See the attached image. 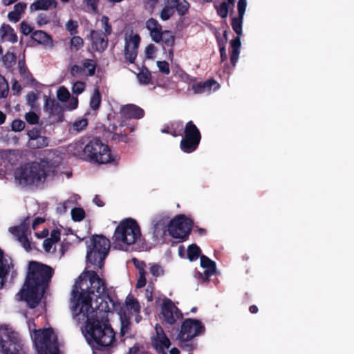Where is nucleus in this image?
Wrapping results in <instances>:
<instances>
[{
	"instance_id": "obj_61",
	"label": "nucleus",
	"mask_w": 354,
	"mask_h": 354,
	"mask_svg": "<svg viewBox=\"0 0 354 354\" xmlns=\"http://www.w3.org/2000/svg\"><path fill=\"white\" fill-rule=\"evenodd\" d=\"M93 201V203L98 207H102L104 205V203L100 196H95Z\"/></svg>"
},
{
	"instance_id": "obj_23",
	"label": "nucleus",
	"mask_w": 354,
	"mask_h": 354,
	"mask_svg": "<svg viewBox=\"0 0 354 354\" xmlns=\"http://www.w3.org/2000/svg\"><path fill=\"white\" fill-rule=\"evenodd\" d=\"M70 93L68 90L64 87L61 86L57 91V99L61 102H66L69 100V104L68 109L69 110H73L77 108L78 104V100L77 97H70Z\"/></svg>"
},
{
	"instance_id": "obj_10",
	"label": "nucleus",
	"mask_w": 354,
	"mask_h": 354,
	"mask_svg": "<svg viewBox=\"0 0 354 354\" xmlns=\"http://www.w3.org/2000/svg\"><path fill=\"white\" fill-rule=\"evenodd\" d=\"M145 27L153 41L162 42L167 46H171L174 44V37L172 32L167 30H162L161 25L156 19L150 18L147 20Z\"/></svg>"
},
{
	"instance_id": "obj_35",
	"label": "nucleus",
	"mask_w": 354,
	"mask_h": 354,
	"mask_svg": "<svg viewBox=\"0 0 354 354\" xmlns=\"http://www.w3.org/2000/svg\"><path fill=\"white\" fill-rule=\"evenodd\" d=\"M243 20V18L239 16L238 18L234 17L232 21V29L239 37L242 35Z\"/></svg>"
},
{
	"instance_id": "obj_50",
	"label": "nucleus",
	"mask_w": 354,
	"mask_h": 354,
	"mask_svg": "<svg viewBox=\"0 0 354 354\" xmlns=\"http://www.w3.org/2000/svg\"><path fill=\"white\" fill-rule=\"evenodd\" d=\"M247 7V0H239L237 8L239 16L243 18Z\"/></svg>"
},
{
	"instance_id": "obj_24",
	"label": "nucleus",
	"mask_w": 354,
	"mask_h": 354,
	"mask_svg": "<svg viewBox=\"0 0 354 354\" xmlns=\"http://www.w3.org/2000/svg\"><path fill=\"white\" fill-rule=\"evenodd\" d=\"M60 240V232L58 230H53L50 233V236L45 239L43 242V247L47 253H53L55 251V245Z\"/></svg>"
},
{
	"instance_id": "obj_17",
	"label": "nucleus",
	"mask_w": 354,
	"mask_h": 354,
	"mask_svg": "<svg viewBox=\"0 0 354 354\" xmlns=\"http://www.w3.org/2000/svg\"><path fill=\"white\" fill-rule=\"evenodd\" d=\"M26 221H25L24 223H21L18 226L10 227L8 230L21 243L22 247L26 250L28 251L30 250L31 247L26 233Z\"/></svg>"
},
{
	"instance_id": "obj_38",
	"label": "nucleus",
	"mask_w": 354,
	"mask_h": 354,
	"mask_svg": "<svg viewBox=\"0 0 354 354\" xmlns=\"http://www.w3.org/2000/svg\"><path fill=\"white\" fill-rule=\"evenodd\" d=\"M215 8L218 15L223 19L227 17L229 12V7L225 2H222L220 5H215Z\"/></svg>"
},
{
	"instance_id": "obj_18",
	"label": "nucleus",
	"mask_w": 354,
	"mask_h": 354,
	"mask_svg": "<svg viewBox=\"0 0 354 354\" xmlns=\"http://www.w3.org/2000/svg\"><path fill=\"white\" fill-rule=\"evenodd\" d=\"M219 84L214 80H209L204 82L194 83L192 89L195 94H209L219 88Z\"/></svg>"
},
{
	"instance_id": "obj_19",
	"label": "nucleus",
	"mask_w": 354,
	"mask_h": 354,
	"mask_svg": "<svg viewBox=\"0 0 354 354\" xmlns=\"http://www.w3.org/2000/svg\"><path fill=\"white\" fill-rule=\"evenodd\" d=\"M92 48L96 51H104L108 45L106 35L96 30H92L90 33Z\"/></svg>"
},
{
	"instance_id": "obj_28",
	"label": "nucleus",
	"mask_w": 354,
	"mask_h": 354,
	"mask_svg": "<svg viewBox=\"0 0 354 354\" xmlns=\"http://www.w3.org/2000/svg\"><path fill=\"white\" fill-rule=\"evenodd\" d=\"M57 6V1L55 0H35L34 3L30 5V8L32 10H46L51 8Z\"/></svg>"
},
{
	"instance_id": "obj_57",
	"label": "nucleus",
	"mask_w": 354,
	"mask_h": 354,
	"mask_svg": "<svg viewBox=\"0 0 354 354\" xmlns=\"http://www.w3.org/2000/svg\"><path fill=\"white\" fill-rule=\"evenodd\" d=\"M27 135L29 138L28 140H33L37 138V137L41 136V135L39 133V131L36 128H33L31 130L28 131L27 133Z\"/></svg>"
},
{
	"instance_id": "obj_52",
	"label": "nucleus",
	"mask_w": 354,
	"mask_h": 354,
	"mask_svg": "<svg viewBox=\"0 0 354 354\" xmlns=\"http://www.w3.org/2000/svg\"><path fill=\"white\" fill-rule=\"evenodd\" d=\"M12 129L15 131H22L25 128V123L21 120H15L12 122Z\"/></svg>"
},
{
	"instance_id": "obj_43",
	"label": "nucleus",
	"mask_w": 354,
	"mask_h": 354,
	"mask_svg": "<svg viewBox=\"0 0 354 354\" xmlns=\"http://www.w3.org/2000/svg\"><path fill=\"white\" fill-rule=\"evenodd\" d=\"M83 68L86 71L88 76L93 75L95 73V66L91 60H86L83 64Z\"/></svg>"
},
{
	"instance_id": "obj_60",
	"label": "nucleus",
	"mask_w": 354,
	"mask_h": 354,
	"mask_svg": "<svg viewBox=\"0 0 354 354\" xmlns=\"http://www.w3.org/2000/svg\"><path fill=\"white\" fill-rule=\"evenodd\" d=\"M37 22L39 26H43L48 23V20L45 16H39Z\"/></svg>"
},
{
	"instance_id": "obj_21",
	"label": "nucleus",
	"mask_w": 354,
	"mask_h": 354,
	"mask_svg": "<svg viewBox=\"0 0 354 354\" xmlns=\"http://www.w3.org/2000/svg\"><path fill=\"white\" fill-rule=\"evenodd\" d=\"M201 266L205 269L204 275L199 273L198 277H201L203 281H206L209 276L214 274L216 271V264L205 255H202L201 256Z\"/></svg>"
},
{
	"instance_id": "obj_31",
	"label": "nucleus",
	"mask_w": 354,
	"mask_h": 354,
	"mask_svg": "<svg viewBox=\"0 0 354 354\" xmlns=\"http://www.w3.org/2000/svg\"><path fill=\"white\" fill-rule=\"evenodd\" d=\"M27 145L31 149H40L48 145V138L45 136L37 137L33 140H28Z\"/></svg>"
},
{
	"instance_id": "obj_42",
	"label": "nucleus",
	"mask_w": 354,
	"mask_h": 354,
	"mask_svg": "<svg viewBox=\"0 0 354 354\" xmlns=\"http://www.w3.org/2000/svg\"><path fill=\"white\" fill-rule=\"evenodd\" d=\"M137 77L140 83L142 84H147L151 80V75L147 71H142L138 74Z\"/></svg>"
},
{
	"instance_id": "obj_12",
	"label": "nucleus",
	"mask_w": 354,
	"mask_h": 354,
	"mask_svg": "<svg viewBox=\"0 0 354 354\" xmlns=\"http://www.w3.org/2000/svg\"><path fill=\"white\" fill-rule=\"evenodd\" d=\"M124 56L129 64L134 63L140 42V35L133 31H127L124 36Z\"/></svg>"
},
{
	"instance_id": "obj_9",
	"label": "nucleus",
	"mask_w": 354,
	"mask_h": 354,
	"mask_svg": "<svg viewBox=\"0 0 354 354\" xmlns=\"http://www.w3.org/2000/svg\"><path fill=\"white\" fill-rule=\"evenodd\" d=\"M86 159L98 164H107L113 160L109 147L99 139H93L87 144Z\"/></svg>"
},
{
	"instance_id": "obj_59",
	"label": "nucleus",
	"mask_w": 354,
	"mask_h": 354,
	"mask_svg": "<svg viewBox=\"0 0 354 354\" xmlns=\"http://www.w3.org/2000/svg\"><path fill=\"white\" fill-rule=\"evenodd\" d=\"M220 53H221V61L222 62H224L225 60L227 59V54H226V52H225V48L224 46H220Z\"/></svg>"
},
{
	"instance_id": "obj_20",
	"label": "nucleus",
	"mask_w": 354,
	"mask_h": 354,
	"mask_svg": "<svg viewBox=\"0 0 354 354\" xmlns=\"http://www.w3.org/2000/svg\"><path fill=\"white\" fill-rule=\"evenodd\" d=\"M120 114L124 119H140L144 115V111L135 104H127L120 109Z\"/></svg>"
},
{
	"instance_id": "obj_13",
	"label": "nucleus",
	"mask_w": 354,
	"mask_h": 354,
	"mask_svg": "<svg viewBox=\"0 0 354 354\" xmlns=\"http://www.w3.org/2000/svg\"><path fill=\"white\" fill-rule=\"evenodd\" d=\"M201 140V134L198 128L192 121L186 124L185 138L181 140L180 148L187 153L193 151L197 147Z\"/></svg>"
},
{
	"instance_id": "obj_15",
	"label": "nucleus",
	"mask_w": 354,
	"mask_h": 354,
	"mask_svg": "<svg viewBox=\"0 0 354 354\" xmlns=\"http://www.w3.org/2000/svg\"><path fill=\"white\" fill-rule=\"evenodd\" d=\"M161 318L165 323L172 325L182 318V314L171 300L167 299L162 305Z\"/></svg>"
},
{
	"instance_id": "obj_5",
	"label": "nucleus",
	"mask_w": 354,
	"mask_h": 354,
	"mask_svg": "<svg viewBox=\"0 0 354 354\" xmlns=\"http://www.w3.org/2000/svg\"><path fill=\"white\" fill-rule=\"evenodd\" d=\"M28 324L39 354H58L57 336L52 328L36 330L33 322L29 321Z\"/></svg>"
},
{
	"instance_id": "obj_14",
	"label": "nucleus",
	"mask_w": 354,
	"mask_h": 354,
	"mask_svg": "<svg viewBox=\"0 0 354 354\" xmlns=\"http://www.w3.org/2000/svg\"><path fill=\"white\" fill-rule=\"evenodd\" d=\"M203 329L199 321L187 319L182 324L178 337L181 341L187 342L200 334Z\"/></svg>"
},
{
	"instance_id": "obj_63",
	"label": "nucleus",
	"mask_w": 354,
	"mask_h": 354,
	"mask_svg": "<svg viewBox=\"0 0 354 354\" xmlns=\"http://www.w3.org/2000/svg\"><path fill=\"white\" fill-rule=\"evenodd\" d=\"M12 88L13 91H16L17 93H19L21 91V85L18 83V82L15 80L12 83Z\"/></svg>"
},
{
	"instance_id": "obj_11",
	"label": "nucleus",
	"mask_w": 354,
	"mask_h": 354,
	"mask_svg": "<svg viewBox=\"0 0 354 354\" xmlns=\"http://www.w3.org/2000/svg\"><path fill=\"white\" fill-rule=\"evenodd\" d=\"M192 225L191 219L184 215H178L169 222L168 231L172 237L183 240L189 234Z\"/></svg>"
},
{
	"instance_id": "obj_26",
	"label": "nucleus",
	"mask_w": 354,
	"mask_h": 354,
	"mask_svg": "<svg viewBox=\"0 0 354 354\" xmlns=\"http://www.w3.org/2000/svg\"><path fill=\"white\" fill-rule=\"evenodd\" d=\"M0 37L3 41L15 43L17 41V35L14 29L8 24H3L0 28Z\"/></svg>"
},
{
	"instance_id": "obj_8",
	"label": "nucleus",
	"mask_w": 354,
	"mask_h": 354,
	"mask_svg": "<svg viewBox=\"0 0 354 354\" xmlns=\"http://www.w3.org/2000/svg\"><path fill=\"white\" fill-rule=\"evenodd\" d=\"M0 345L3 354H26L18 333L7 326H0Z\"/></svg>"
},
{
	"instance_id": "obj_30",
	"label": "nucleus",
	"mask_w": 354,
	"mask_h": 354,
	"mask_svg": "<svg viewBox=\"0 0 354 354\" xmlns=\"http://www.w3.org/2000/svg\"><path fill=\"white\" fill-rule=\"evenodd\" d=\"M231 46L232 48V54H231V62L234 66H236V64L238 61L239 56L240 54V47H241V39L239 37H237L236 39H232L230 42Z\"/></svg>"
},
{
	"instance_id": "obj_25",
	"label": "nucleus",
	"mask_w": 354,
	"mask_h": 354,
	"mask_svg": "<svg viewBox=\"0 0 354 354\" xmlns=\"http://www.w3.org/2000/svg\"><path fill=\"white\" fill-rule=\"evenodd\" d=\"M31 38L39 44L44 45L49 48H53L54 45L51 37L42 30L33 32Z\"/></svg>"
},
{
	"instance_id": "obj_1",
	"label": "nucleus",
	"mask_w": 354,
	"mask_h": 354,
	"mask_svg": "<svg viewBox=\"0 0 354 354\" xmlns=\"http://www.w3.org/2000/svg\"><path fill=\"white\" fill-rule=\"evenodd\" d=\"M104 281L92 270L83 272L72 290L71 310L73 319L86 325L82 333L90 345L106 347L115 339V333L109 325Z\"/></svg>"
},
{
	"instance_id": "obj_37",
	"label": "nucleus",
	"mask_w": 354,
	"mask_h": 354,
	"mask_svg": "<svg viewBox=\"0 0 354 354\" xmlns=\"http://www.w3.org/2000/svg\"><path fill=\"white\" fill-rule=\"evenodd\" d=\"M201 250L199 247H198L196 245H192L188 248L187 250V257L188 259L192 261L194 260H196L199 254H200Z\"/></svg>"
},
{
	"instance_id": "obj_41",
	"label": "nucleus",
	"mask_w": 354,
	"mask_h": 354,
	"mask_svg": "<svg viewBox=\"0 0 354 354\" xmlns=\"http://www.w3.org/2000/svg\"><path fill=\"white\" fill-rule=\"evenodd\" d=\"M71 216L75 221H80L85 216V212L82 208H74L71 210Z\"/></svg>"
},
{
	"instance_id": "obj_2",
	"label": "nucleus",
	"mask_w": 354,
	"mask_h": 354,
	"mask_svg": "<svg viewBox=\"0 0 354 354\" xmlns=\"http://www.w3.org/2000/svg\"><path fill=\"white\" fill-rule=\"evenodd\" d=\"M53 272V269L49 266L37 261L30 262L26 281L16 295L17 299L25 301L31 308L36 307L41 300Z\"/></svg>"
},
{
	"instance_id": "obj_36",
	"label": "nucleus",
	"mask_w": 354,
	"mask_h": 354,
	"mask_svg": "<svg viewBox=\"0 0 354 354\" xmlns=\"http://www.w3.org/2000/svg\"><path fill=\"white\" fill-rule=\"evenodd\" d=\"M84 41L79 36H74L71 39L70 48L72 50L77 51L83 46Z\"/></svg>"
},
{
	"instance_id": "obj_51",
	"label": "nucleus",
	"mask_w": 354,
	"mask_h": 354,
	"mask_svg": "<svg viewBox=\"0 0 354 354\" xmlns=\"http://www.w3.org/2000/svg\"><path fill=\"white\" fill-rule=\"evenodd\" d=\"M146 284L145 272L142 268L139 270V278L137 281L136 287L138 288H142Z\"/></svg>"
},
{
	"instance_id": "obj_44",
	"label": "nucleus",
	"mask_w": 354,
	"mask_h": 354,
	"mask_svg": "<svg viewBox=\"0 0 354 354\" xmlns=\"http://www.w3.org/2000/svg\"><path fill=\"white\" fill-rule=\"evenodd\" d=\"M8 93V85L5 78L0 75V97H6Z\"/></svg>"
},
{
	"instance_id": "obj_55",
	"label": "nucleus",
	"mask_w": 354,
	"mask_h": 354,
	"mask_svg": "<svg viewBox=\"0 0 354 354\" xmlns=\"http://www.w3.org/2000/svg\"><path fill=\"white\" fill-rule=\"evenodd\" d=\"M21 32L24 35H28L33 30V28L25 21H22L20 24Z\"/></svg>"
},
{
	"instance_id": "obj_32",
	"label": "nucleus",
	"mask_w": 354,
	"mask_h": 354,
	"mask_svg": "<svg viewBox=\"0 0 354 354\" xmlns=\"http://www.w3.org/2000/svg\"><path fill=\"white\" fill-rule=\"evenodd\" d=\"M172 6L176 7L180 15H183L187 12L189 5L185 0H172Z\"/></svg>"
},
{
	"instance_id": "obj_29",
	"label": "nucleus",
	"mask_w": 354,
	"mask_h": 354,
	"mask_svg": "<svg viewBox=\"0 0 354 354\" xmlns=\"http://www.w3.org/2000/svg\"><path fill=\"white\" fill-rule=\"evenodd\" d=\"M26 8V4L24 3L15 4L13 10L8 14V19L15 23L19 21Z\"/></svg>"
},
{
	"instance_id": "obj_22",
	"label": "nucleus",
	"mask_w": 354,
	"mask_h": 354,
	"mask_svg": "<svg viewBox=\"0 0 354 354\" xmlns=\"http://www.w3.org/2000/svg\"><path fill=\"white\" fill-rule=\"evenodd\" d=\"M86 147L87 144L84 145V142L82 140H80L71 143L68 146V150L73 156L79 158L86 160L87 153Z\"/></svg>"
},
{
	"instance_id": "obj_7",
	"label": "nucleus",
	"mask_w": 354,
	"mask_h": 354,
	"mask_svg": "<svg viewBox=\"0 0 354 354\" xmlns=\"http://www.w3.org/2000/svg\"><path fill=\"white\" fill-rule=\"evenodd\" d=\"M141 306L139 301L133 296L129 295L124 301V306L118 311L120 320V333L124 335L129 330L131 324V316H135L136 323L142 319L140 315Z\"/></svg>"
},
{
	"instance_id": "obj_47",
	"label": "nucleus",
	"mask_w": 354,
	"mask_h": 354,
	"mask_svg": "<svg viewBox=\"0 0 354 354\" xmlns=\"http://www.w3.org/2000/svg\"><path fill=\"white\" fill-rule=\"evenodd\" d=\"M87 124H88L87 120L82 118V119L75 121L73 124V127L77 131H80L82 129H84L87 126Z\"/></svg>"
},
{
	"instance_id": "obj_54",
	"label": "nucleus",
	"mask_w": 354,
	"mask_h": 354,
	"mask_svg": "<svg viewBox=\"0 0 354 354\" xmlns=\"http://www.w3.org/2000/svg\"><path fill=\"white\" fill-rule=\"evenodd\" d=\"M101 22L102 24V26L104 29V32L106 35H109L111 32V27L109 24V18L106 16H103L101 19Z\"/></svg>"
},
{
	"instance_id": "obj_4",
	"label": "nucleus",
	"mask_w": 354,
	"mask_h": 354,
	"mask_svg": "<svg viewBox=\"0 0 354 354\" xmlns=\"http://www.w3.org/2000/svg\"><path fill=\"white\" fill-rule=\"evenodd\" d=\"M141 237L140 227L136 221L127 218L122 221L116 227L113 240V247L127 250L131 245L135 244Z\"/></svg>"
},
{
	"instance_id": "obj_45",
	"label": "nucleus",
	"mask_w": 354,
	"mask_h": 354,
	"mask_svg": "<svg viewBox=\"0 0 354 354\" xmlns=\"http://www.w3.org/2000/svg\"><path fill=\"white\" fill-rule=\"evenodd\" d=\"M156 52V48L153 44H149L147 46L145 50V57L147 59H154L155 54Z\"/></svg>"
},
{
	"instance_id": "obj_39",
	"label": "nucleus",
	"mask_w": 354,
	"mask_h": 354,
	"mask_svg": "<svg viewBox=\"0 0 354 354\" xmlns=\"http://www.w3.org/2000/svg\"><path fill=\"white\" fill-rule=\"evenodd\" d=\"M71 74L75 77H80L82 76H88L86 71L82 66L74 65L71 68Z\"/></svg>"
},
{
	"instance_id": "obj_58",
	"label": "nucleus",
	"mask_w": 354,
	"mask_h": 354,
	"mask_svg": "<svg viewBox=\"0 0 354 354\" xmlns=\"http://www.w3.org/2000/svg\"><path fill=\"white\" fill-rule=\"evenodd\" d=\"M37 95L34 93H28L26 96V100L28 105L33 106L34 103L37 100Z\"/></svg>"
},
{
	"instance_id": "obj_33",
	"label": "nucleus",
	"mask_w": 354,
	"mask_h": 354,
	"mask_svg": "<svg viewBox=\"0 0 354 354\" xmlns=\"http://www.w3.org/2000/svg\"><path fill=\"white\" fill-rule=\"evenodd\" d=\"M101 102V96L100 94L99 89L95 88L93 95L90 100V106L92 109L96 110L99 108Z\"/></svg>"
},
{
	"instance_id": "obj_3",
	"label": "nucleus",
	"mask_w": 354,
	"mask_h": 354,
	"mask_svg": "<svg viewBox=\"0 0 354 354\" xmlns=\"http://www.w3.org/2000/svg\"><path fill=\"white\" fill-rule=\"evenodd\" d=\"M56 167L55 165L45 160L28 163L16 171L15 180L23 186L37 184L43 182L50 174L55 172Z\"/></svg>"
},
{
	"instance_id": "obj_40",
	"label": "nucleus",
	"mask_w": 354,
	"mask_h": 354,
	"mask_svg": "<svg viewBox=\"0 0 354 354\" xmlns=\"http://www.w3.org/2000/svg\"><path fill=\"white\" fill-rule=\"evenodd\" d=\"M174 14L173 6H166L161 11L160 17L163 21L168 20Z\"/></svg>"
},
{
	"instance_id": "obj_48",
	"label": "nucleus",
	"mask_w": 354,
	"mask_h": 354,
	"mask_svg": "<svg viewBox=\"0 0 354 354\" xmlns=\"http://www.w3.org/2000/svg\"><path fill=\"white\" fill-rule=\"evenodd\" d=\"M149 270L151 274L154 277L161 276L164 273L162 268L157 264L151 265Z\"/></svg>"
},
{
	"instance_id": "obj_34",
	"label": "nucleus",
	"mask_w": 354,
	"mask_h": 354,
	"mask_svg": "<svg viewBox=\"0 0 354 354\" xmlns=\"http://www.w3.org/2000/svg\"><path fill=\"white\" fill-rule=\"evenodd\" d=\"M2 61L6 68H11L16 63V56L13 53L7 52L2 57Z\"/></svg>"
},
{
	"instance_id": "obj_53",
	"label": "nucleus",
	"mask_w": 354,
	"mask_h": 354,
	"mask_svg": "<svg viewBox=\"0 0 354 354\" xmlns=\"http://www.w3.org/2000/svg\"><path fill=\"white\" fill-rule=\"evenodd\" d=\"M157 66L158 67L160 71L162 73L167 75L169 73V64L165 61H158Z\"/></svg>"
},
{
	"instance_id": "obj_56",
	"label": "nucleus",
	"mask_w": 354,
	"mask_h": 354,
	"mask_svg": "<svg viewBox=\"0 0 354 354\" xmlns=\"http://www.w3.org/2000/svg\"><path fill=\"white\" fill-rule=\"evenodd\" d=\"M66 28L73 35L76 32L77 24L75 21L69 20L66 24Z\"/></svg>"
},
{
	"instance_id": "obj_62",
	"label": "nucleus",
	"mask_w": 354,
	"mask_h": 354,
	"mask_svg": "<svg viewBox=\"0 0 354 354\" xmlns=\"http://www.w3.org/2000/svg\"><path fill=\"white\" fill-rule=\"evenodd\" d=\"M48 234V230L47 229H44L40 233L36 232L35 236L38 237L39 239H42Z\"/></svg>"
},
{
	"instance_id": "obj_16",
	"label": "nucleus",
	"mask_w": 354,
	"mask_h": 354,
	"mask_svg": "<svg viewBox=\"0 0 354 354\" xmlns=\"http://www.w3.org/2000/svg\"><path fill=\"white\" fill-rule=\"evenodd\" d=\"M154 329L155 334L151 339L152 345L159 353L166 354L165 351L170 346V341L158 324L155 326Z\"/></svg>"
},
{
	"instance_id": "obj_27",
	"label": "nucleus",
	"mask_w": 354,
	"mask_h": 354,
	"mask_svg": "<svg viewBox=\"0 0 354 354\" xmlns=\"http://www.w3.org/2000/svg\"><path fill=\"white\" fill-rule=\"evenodd\" d=\"M169 216L164 214L156 216L152 221L154 233L158 234L161 232H165Z\"/></svg>"
},
{
	"instance_id": "obj_46",
	"label": "nucleus",
	"mask_w": 354,
	"mask_h": 354,
	"mask_svg": "<svg viewBox=\"0 0 354 354\" xmlns=\"http://www.w3.org/2000/svg\"><path fill=\"white\" fill-rule=\"evenodd\" d=\"M85 89V84L83 82L77 81L75 82L72 86V91L73 93L79 95L82 93Z\"/></svg>"
},
{
	"instance_id": "obj_49",
	"label": "nucleus",
	"mask_w": 354,
	"mask_h": 354,
	"mask_svg": "<svg viewBox=\"0 0 354 354\" xmlns=\"http://www.w3.org/2000/svg\"><path fill=\"white\" fill-rule=\"evenodd\" d=\"M25 119L28 123L35 124L38 123L39 116L34 112H28L26 114Z\"/></svg>"
},
{
	"instance_id": "obj_6",
	"label": "nucleus",
	"mask_w": 354,
	"mask_h": 354,
	"mask_svg": "<svg viewBox=\"0 0 354 354\" xmlns=\"http://www.w3.org/2000/svg\"><path fill=\"white\" fill-rule=\"evenodd\" d=\"M109 248L110 242L106 237L103 236H93L87 245V260L99 268H102Z\"/></svg>"
},
{
	"instance_id": "obj_64",
	"label": "nucleus",
	"mask_w": 354,
	"mask_h": 354,
	"mask_svg": "<svg viewBox=\"0 0 354 354\" xmlns=\"http://www.w3.org/2000/svg\"><path fill=\"white\" fill-rule=\"evenodd\" d=\"M44 221V219L42 218H37L34 220L32 227L35 229L38 225L42 223Z\"/></svg>"
}]
</instances>
